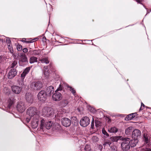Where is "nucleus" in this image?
I'll return each instance as SVG.
<instances>
[{
	"label": "nucleus",
	"instance_id": "1",
	"mask_svg": "<svg viewBox=\"0 0 151 151\" xmlns=\"http://www.w3.org/2000/svg\"><path fill=\"white\" fill-rule=\"evenodd\" d=\"M30 87L32 90L38 91L42 88L43 84L40 81L32 82L31 83Z\"/></svg>",
	"mask_w": 151,
	"mask_h": 151
},
{
	"label": "nucleus",
	"instance_id": "2",
	"mask_svg": "<svg viewBox=\"0 0 151 151\" xmlns=\"http://www.w3.org/2000/svg\"><path fill=\"white\" fill-rule=\"evenodd\" d=\"M123 141L121 144V146L123 150H127L130 148L129 141V138L128 137H124L122 138Z\"/></svg>",
	"mask_w": 151,
	"mask_h": 151
},
{
	"label": "nucleus",
	"instance_id": "3",
	"mask_svg": "<svg viewBox=\"0 0 151 151\" xmlns=\"http://www.w3.org/2000/svg\"><path fill=\"white\" fill-rule=\"evenodd\" d=\"M41 124L40 128L41 129H43L44 127H45L47 129H50L52 125V123L51 121L45 122L44 119H42L40 120Z\"/></svg>",
	"mask_w": 151,
	"mask_h": 151
},
{
	"label": "nucleus",
	"instance_id": "4",
	"mask_svg": "<svg viewBox=\"0 0 151 151\" xmlns=\"http://www.w3.org/2000/svg\"><path fill=\"white\" fill-rule=\"evenodd\" d=\"M28 63V59L25 54L22 53L19 56V63L20 66H23Z\"/></svg>",
	"mask_w": 151,
	"mask_h": 151
},
{
	"label": "nucleus",
	"instance_id": "5",
	"mask_svg": "<svg viewBox=\"0 0 151 151\" xmlns=\"http://www.w3.org/2000/svg\"><path fill=\"white\" fill-rule=\"evenodd\" d=\"M52 112V109L50 107H45L42 109V114L44 116L49 117L51 116Z\"/></svg>",
	"mask_w": 151,
	"mask_h": 151
},
{
	"label": "nucleus",
	"instance_id": "6",
	"mask_svg": "<svg viewBox=\"0 0 151 151\" xmlns=\"http://www.w3.org/2000/svg\"><path fill=\"white\" fill-rule=\"evenodd\" d=\"M27 114L30 117L35 116L37 113V108L35 107H30L28 108L27 111Z\"/></svg>",
	"mask_w": 151,
	"mask_h": 151
},
{
	"label": "nucleus",
	"instance_id": "7",
	"mask_svg": "<svg viewBox=\"0 0 151 151\" xmlns=\"http://www.w3.org/2000/svg\"><path fill=\"white\" fill-rule=\"evenodd\" d=\"M41 119V118L39 115H35L34 116L31 122L32 128L34 129L36 128L38 126L39 120Z\"/></svg>",
	"mask_w": 151,
	"mask_h": 151
},
{
	"label": "nucleus",
	"instance_id": "8",
	"mask_svg": "<svg viewBox=\"0 0 151 151\" xmlns=\"http://www.w3.org/2000/svg\"><path fill=\"white\" fill-rule=\"evenodd\" d=\"M47 95L44 90L41 91L38 94L37 97L39 100L43 102L45 101Z\"/></svg>",
	"mask_w": 151,
	"mask_h": 151
},
{
	"label": "nucleus",
	"instance_id": "9",
	"mask_svg": "<svg viewBox=\"0 0 151 151\" xmlns=\"http://www.w3.org/2000/svg\"><path fill=\"white\" fill-rule=\"evenodd\" d=\"M90 122L89 118L87 116H84L83 117L80 121V125L83 127H85L87 126Z\"/></svg>",
	"mask_w": 151,
	"mask_h": 151
},
{
	"label": "nucleus",
	"instance_id": "10",
	"mask_svg": "<svg viewBox=\"0 0 151 151\" xmlns=\"http://www.w3.org/2000/svg\"><path fill=\"white\" fill-rule=\"evenodd\" d=\"M17 110L20 113L24 112L26 109V106L24 102L20 101L19 102L17 107Z\"/></svg>",
	"mask_w": 151,
	"mask_h": 151
},
{
	"label": "nucleus",
	"instance_id": "11",
	"mask_svg": "<svg viewBox=\"0 0 151 151\" xmlns=\"http://www.w3.org/2000/svg\"><path fill=\"white\" fill-rule=\"evenodd\" d=\"M61 96V93L55 91L52 96V99L54 101H58L61 99L62 98Z\"/></svg>",
	"mask_w": 151,
	"mask_h": 151
},
{
	"label": "nucleus",
	"instance_id": "12",
	"mask_svg": "<svg viewBox=\"0 0 151 151\" xmlns=\"http://www.w3.org/2000/svg\"><path fill=\"white\" fill-rule=\"evenodd\" d=\"M141 135L140 131L138 129H135L132 132V137L133 139H138Z\"/></svg>",
	"mask_w": 151,
	"mask_h": 151
},
{
	"label": "nucleus",
	"instance_id": "13",
	"mask_svg": "<svg viewBox=\"0 0 151 151\" xmlns=\"http://www.w3.org/2000/svg\"><path fill=\"white\" fill-rule=\"evenodd\" d=\"M17 71L16 69L12 68L8 74V78L10 79H12L17 75Z\"/></svg>",
	"mask_w": 151,
	"mask_h": 151
},
{
	"label": "nucleus",
	"instance_id": "14",
	"mask_svg": "<svg viewBox=\"0 0 151 151\" xmlns=\"http://www.w3.org/2000/svg\"><path fill=\"white\" fill-rule=\"evenodd\" d=\"M25 99L27 102L32 104L33 100L32 94L29 92H27L25 94Z\"/></svg>",
	"mask_w": 151,
	"mask_h": 151
},
{
	"label": "nucleus",
	"instance_id": "15",
	"mask_svg": "<svg viewBox=\"0 0 151 151\" xmlns=\"http://www.w3.org/2000/svg\"><path fill=\"white\" fill-rule=\"evenodd\" d=\"M54 91L53 87L50 86L47 88L45 93L47 96H50L54 93Z\"/></svg>",
	"mask_w": 151,
	"mask_h": 151
},
{
	"label": "nucleus",
	"instance_id": "16",
	"mask_svg": "<svg viewBox=\"0 0 151 151\" xmlns=\"http://www.w3.org/2000/svg\"><path fill=\"white\" fill-rule=\"evenodd\" d=\"M11 88L12 91L16 94H18L21 91L22 88L18 86H13Z\"/></svg>",
	"mask_w": 151,
	"mask_h": 151
},
{
	"label": "nucleus",
	"instance_id": "17",
	"mask_svg": "<svg viewBox=\"0 0 151 151\" xmlns=\"http://www.w3.org/2000/svg\"><path fill=\"white\" fill-rule=\"evenodd\" d=\"M138 142V139H133L129 141V143L130 146L131 147H135Z\"/></svg>",
	"mask_w": 151,
	"mask_h": 151
},
{
	"label": "nucleus",
	"instance_id": "18",
	"mask_svg": "<svg viewBox=\"0 0 151 151\" xmlns=\"http://www.w3.org/2000/svg\"><path fill=\"white\" fill-rule=\"evenodd\" d=\"M28 53L31 55L36 56L39 55L40 54V51L39 50H30L28 52Z\"/></svg>",
	"mask_w": 151,
	"mask_h": 151
},
{
	"label": "nucleus",
	"instance_id": "19",
	"mask_svg": "<svg viewBox=\"0 0 151 151\" xmlns=\"http://www.w3.org/2000/svg\"><path fill=\"white\" fill-rule=\"evenodd\" d=\"M30 68L29 67H27L25 68L22 73L21 75V78H24L26 74L28 73L30 70Z\"/></svg>",
	"mask_w": 151,
	"mask_h": 151
},
{
	"label": "nucleus",
	"instance_id": "20",
	"mask_svg": "<svg viewBox=\"0 0 151 151\" xmlns=\"http://www.w3.org/2000/svg\"><path fill=\"white\" fill-rule=\"evenodd\" d=\"M38 38H34V39H33L32 40H30L26 41V39L25 38H24V39H23L21 40V41L24 43H32V42H35V41H36L37 40H38Z\"/></svg>",
	"mask_w": 151,
	"mask_h": 151
},
{
	"label": "nucleus",
	"instance_id": "21",
	"mask_svg": "<svg viewBox=\"0 0 151 151\" xmlns=\"http://www.w3.org/2000/svg\"><path fill=\"white\" fill-rule=\"evenodd\" d=\"M37 61V58L36 57L32 56L30 58L29 60V63L31 64Z\"/></svg>",
	"mask_w": 151,
	"mask_h": 151
},
{
	"label": "nucleus",
	"instance_id": "22",
	"mask_svg": "<svg viewBox=\"0 0 151 151\" xmlns=\"http://www.w3.org/2000/svg\"><path fill=\"white\" fill-rule=\"evenodd\" d=\"M111 143V141L109 139H105L103 144L104 147H105L108 146H110Z\"/></svg>",
	"mask_w": 151,
	"mask_h": 151
},
{
	"label": "nucleus",
	"instance_id": "23",
	"mask_svg": "<svg viewBox=\"0 0 151 151\" xmlns=\"http://www.w3.org/2000/svg\"><path fill=\"white\" fill-rule=\"evenodd\" d=\"M133 127H129L127 128L125 131V133L127 135H130V133L132 130Z\"/></svg>",
	"mask_w": 151,
	"mask_h": 151
},
{
	"label": "nucleus",
	"instance_id": "24",
	"mask_svg": "<svg viewBox=\"0 0 151 151\" xmlns=\"http://www.w3.org/2000/svg\"><path fill=\"white\" fill-rule=\"evenodd\" d=\"M108 131L110 133H115L118 131V129L115 127H113L109 129Z\"/></svg>",
	"mask_w": 151,
	"mask_h": 151
},
{
	"label": "nucleus",
	"instance_id": "25",
	"mask_svg": "<svg viewBox=\"0 0 151 151\" xmlns=\"http://www.w3.org/2000/svg\"><path fill=\"white\" fill-rule=\"evenodd\" d=\"M143 140V141L145 142V143H147L149 142L148 136L147 134H144Z\"/></svg>",
	"mask_w": 151,
	"mask_h": 151
},
{
	"label": "nucleus",
	"instance_id": "26",
	"mask_svg": "<svg viewBox=\"0 0 151 151\" xmlns=\"http://www.w3.org/2000/svg\"><path fill=\"white\" fill-rule=\"evenodd\" d=\"M42 63H45L46 64H48L49 62L47 58H42L40 60Z\"/></svg>",
	"mask_w": 151,
	"mask_h": 151
},
{
	"label": "nucleus",
	"instance_id": "27",
	"mask_svg": "<svg viewBox=\"0 0 151 151\" xmlns=\"http://www.w3.org/2000/svg\"><path fill=\"white\" fill-rule=\"evenodd\" d=\"M134 115L133 114H131L129 115L128 116H127L125 118V119L126 120H130L132 119L133 118L132 115Z\"/></svg>",
	"mask_w": 151,
	"mask_h": 151
},
{
	"label": "nucleus",
	"instance_id": "28",
	"mask_svg": "<svg viewBox=\"0 0 151 151\" xmlns=\"http://www.w3.org/2000/svg\"><path fill=\"white\" fill-rule=\"evenodd\" d=\"M24 78H22L21 79H20L19 81V84L21 87H22L24 85L23 82Z\"/></svg>",
	"mask_w": 151,
	"mask_h": 151
},
{
	"label": "nucleus",
	"instance_id": "29",
	"mask_svg": "<svg viewBox=\"0 0 151 151\" xmlns=\"http://www.w3.org/2000/svg\"><path fill=\"white\" fill-rule=\"evenodd\" d=\"M62 125L65 126L66 127V118L64 117L63 118L61 121Z\"/></svg>",
	"mask_w": 151,
	"mask_h": 151
},
{
	"label": "nucleus",
	"instance_id": "30",
	"mask_svg": "<svg viewBox=\"0 0 151 151\" xmlns=\"http://www.w3.org/2000/svg\"><path fill=\"white\" fill-rule=\"evenodd\" d=\"M123 138L121 136H116L114 137V141L117 142L119 139L122 140Z\"/></svg>",
	"mask_w": 151,
	"mask_h": 151
},
{
	"label": "nucleus",
	"instance_id": "31",
	"mask_svg": "<svg viewBox=\"0 0 151 151\" xmlns=\"http://www.w3.org/2000/svg\"><path fill=\"white\" fill-rule=\"evenodd\" d=\"M17 61L16 60L14 61L10 65V67L13 68L17 64Z\"/></svg>",
	"mask_w": 151,
	"mask_h": 151
},
{
	"label": "nucleus",
	"instance_id": "32",
	"mask_svg": "<svg viewBox=\"0 0 151 151\" xmlns=\"http://www.w3.org/2000/svg\"><path fill=\"white\" fill-rule=\"evenodd\" d=\"M69 88H70V91L75 95V94L76 93V91L72 87L69 86L67 84V87Z\"/></svg>",
	"mask_w": 151,
	"mask_h": 151
},
{
	"label": "nucleus",
	"instance_id": "33",
	"mask_svg": "<svg viewBox=\"0 0 151 151\" xmlns=\"http://www.w3.org/2000/svg\"><path fill=\"white\" fill-rule=\"evenodd\" d=\"M102 133L106 137H109V134L104 129L102 130Z\"/></svg>",
	"mask_w": 151,
	"mask_h": 151
},
{
	"label": "nucleus",
	"instance_id": "34",
	"mask_svg": "<svg viewBox=\"0 0 151 151\" xmlns=\"http://www.w3.org/2000/svg\"><path fill=\"white\" fill-rule=\"evenodd\" d=\"M142 151H151V146H150L149 147L143 148Z\"/></svg>",
	"mask_w": 151,
	"mask_h": 151
},
{
	"label": "nucleus",
	"instance_id": "35",
	"mask_svg": "<svg viewBox=\"0 0 151 151\" xmlns=\"http://www.w3.org/2000/svg\"><path fill=\"white\" fill-rule=\"evenodd\" d=\"M63 86L62 84H61L59 85V87L56 90L57 92L59 91H61L63 90Z\"/></svg>",
	"mask_w": 151,
	"mask_h": 151
},
{
	"label": "nucleus",
	"instance_id": "36",
	"mask_svg": "<svg viewBox=\"0 0 151 151\" xmlns=\"http://www.w3.org/2000/svg\"><path fill=\"white\" fill-rule=\"evenodd\" d=\"M85 150L86 151H91V148L89 145H86L85 146L84 148Z\"/></svg>",
	"mask_w": 151,
	"mask_h": 151
},
{
	"label": "nucleus",
	"instance_id": "37",
	"mask_svg": "<svg viewBox=\"0 0 151 151\" xmlns=\"http://www.w3.org/2000/svg\"><path fill=\"white\" fill-rule=\"evenodd\" d=\"M15 100H14V99H13L12 101L11 99H10V100L9 101V102L8 104V106L9 107V108H10L11 106H12Z\"/></svg>",
	"mask_w": 151,
	"mask_h": 151
},
{
	"label": "nucleus",
	"instance_id": "38",
	"mask_svg": "<svg viewBox=\"0 0 151 151\" xmlns=\"http://www.w3.org/2000/svg\"><path fill=\"white\" fill-rule=\"evenodd\" d=\"M66 101L65 100L62 101L60 102L61 105L62 106L65 107L66 106Z\"/></svg>",
	"mask_w": 151,
	"mask_h": 151
},
{
	"label": "nucleus",
	"instance_id": "39",
	"mask_svg": "<svg viewBox=\"0 0 151 151\" xmlns=\"http://www.w3.org/2000/svg\"><path fill=\"white\" fill-rule=\"evenodd\" d=\"M48 66H44V73L45 75H47V72L48 71Z\"/></svg>",
	"mask_w": 151,
	"mask_h": 151
},
{
	"label": "nucleus",
	"instance_id": "40",
	"mask_svg": "<svg viewBox=\"0 0 151 151\" xmlns=\"http://www.w3.org/2000/svg\"><path fill=\"white\" fill-rule=\"evenodd\" d=\"M8 48L10 53H12L13 51L12 49V46L10 45V44H9L8 45Z\"/></svg>",
	"mask_w": 151,
	"mask_h": 151
},
{
	"label": "nucleus",
	"instance_id": "41",
	"mask_svg": "<svg viewBox=\"0 0 151 151\" xmlns=\"http://www.w3.org/2000/svg\"><path fill=\"white\" fill-rule=\"evenodd\" d=\"M22 47L21 45L18 44L17 45V49L18 51H21L22 50Z\"/></svg>",
	"mask_w": 151,
	"mask_h": 151
},
{
	"label": "nucleus",
	"instance_id": "42",
	"mask_svg": "<svg viewBox=\"0 0 151 151\" xmlns=\"http://www.w3.org/2000/svg\"><path fill=\"white\" fill-rule=\"evenodd\" d=\"M71 121L68 118H67V127H69L71 124Z\"/></svg>",
	"mask_w": 151,
	"mask_h": 151
},
{
	"label": "nucleus",
	"instance_id": "43",
	"mask_svg": "<svg viewBox=\"0 0 151 151\" xmlns=\"http://www.w3.org/2000/svg\"><path fill=\"white\" fill-rule=\"evenodd\" d=\"M94 127V120L93 118L91 122V128L92 129H93V128Z\"/></svg>",
	"mask_w": 151,
	"mask_h": 151
},
{
	"label": "nucleus",
	"instance_id": "44",
	"mask_svg": "<svg viewBox=\"0 0 151 151\" xmlns=\"http://www.w3.org/2000/svg\"><path fill=\"white\" fill-rule=\"evenodd\" d=\"M22 51L26 53L28 51V49L26 48H24L23 49Z\"/></svg>",
	"mask_w": 151,
	"mask_h": 151
},
{
	"label": "nucleus",
	"instance_id": "45",
	"mask_svg": "<svg viewBox=\"0 0 151 151\" xmlns=\"http://www.w3.org/2000/svg\"><path fill=\"white\" fill-rule=\"evenodd\" d=\"M6 42L7 43H8L9 44H10L11 42V40L9 39H8L6 40Z\"/></svg>",
	"mask_w": 151,
	"mask_h": 151
},
{
	"label": "nucleus",
	"instance_id": "46",
	"mask_svg": "<svg viewBox=\"0 0 151 151\" xmlns=\"http://www.w3.org/2000/svg\"><path fill=\"white\" fill-rule=\"evenodd\" d=\"M31 118L30 117V118H27L26 119V120L27 122H29Z\"/></svg>",
	"mask_w": 151,
	"mask_h": 151
},
{
	"label": "nucleus",
	"instance_id": "47",
	"mask_svg": "<svg viewBox=\"0 0 151 151\" xmlns=\"http://www.w3.org/2000/svg\"><path fill=\"white\" fill-rule=\"evenodd\" d=\"M142 106L144 107L145 106V105L142 103H141V107L140 108V109L142 110L143 109V108H142Z\"/></svg>",
	"mask_w": 151,
	"mask_h": 151
},
{
	"label": "nucleus",
	"instance_id": "48",
	"mask_svg": "<svg viewBox=\"0 0 151 151\" xmlns=\"http://www.w3.org/2000/svg\"><path fill=\"white\" fill-rule=\"evenodd\" d=\"M134 115H132V116H133V118H134L135 117H137V114L136 113H133Z\"/></svg>",
	"mask_w": 151,
	"mask_h": 151
},
{
	"label": "nucleus",
	"instance_id": "49",
	"mask_svg": "<svg viewBox=\"0 0 151 151\" xmlns=\"http://www.w3.org/2000/svg\"><path fill=\"white\" fill-rule=\"evenodd\" d=\"M3 58V56L2 55L0 56V62H1Z\"/></svg>",
	"mask_w": 151,
	"mask_h": 151
},
{
	"label": "nucleus",
	"instance_id": "50",
	"mask_svg": "<svg viewBox=\"0 0 151 151\" xmlns=\"http://www.w3.org/2000/svg\"><path fill=\"white\" fill-rule=\"evenodd\" d=\"M114 147H115V146H113V149H114V150H115V148H114Z\"/></svg>",
	"mask_w": 151,
	"mask_h": 151
},
{
	"label": "nucleus",
	"instance_id": "51",
	"mask_svg": "<svg viewBox=\"0 0 151 151\" xmlns=\"http://www.w3.org/2000/svg\"><path fill=\"white\" fill-rule=\"evenodd\" d=\"M95 124H96V121L95 122Z\"/></svg>",
	"mask_w": 151,
	"mask_h": 151
},
{
	"label": "nucleus",
	"instance_id": "52",
	"mask_svg": "<svg viewBox=\"0 0 151 151\" xmlns=\"http://www.w3.org/2000/svg\"><path fill=\"white\" fill-rule=\"evenodd\" d=\"M149 13V12H147V14Z\"/></svg>",
	"mask_w": 151,
	"mask_h": 151
}]
</instances>
